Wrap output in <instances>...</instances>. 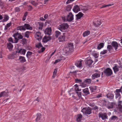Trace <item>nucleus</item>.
Segmentation results:
<instances>
[{"mask_svg": "<svg viewBox=\"0 0 122 122\" xmlns=\"http://www.w3.org/2000/svg\"><path fill=\"white\" fill-rule=\"evenodd\" d=\"M74 50L73 45L72 43H69L66 47L64 50L65 55L67 56L72 52Z\"/></svg>", "mask_w": 122, "mask_h": 122, "instance_id": "obj_1", "label": "nucleus"}, {"mask_svg": "<svg viewBox=\"0 0 122 122\" xmlns=\"http://www.w3.org/2000/svg\"><path fill=\"white\" fill-rule=\"evenodd\" d=\"M69 27L68 25L66 23H63L60 25L58 27V29L63 32L67 31Z\"/></svg>", "mask_w": 122, "mask_h": 122, "instance_id": "obj_2", "label": "nucleus"}, {"mask_svg": "<svg viewBox=\"0 0 122 122\" xmlns=\"http://www.w3.org/2000/svg\"><path fill=\"white\" fill-rule=\"evenodd\" d=\"M62 19L64 21L70 22L73 20V15L71 12H70L66 19L64 18H62Z\"/></svg>", "mask_w": 122, "mask_h": 122, "instance_id": "obj_3", "label": "nucleus"}, {"mask_svg": "<svg viewBox=\"0 0 122 122\" xmlns=\"http://www.w3.org/2000/svg\"><path fill=\"white\" fill-rule=\"evenodd\" d=\"M91 110L89 107L83 108L81 110V112L85 115H89L91 113Z\"/></svg>", "mask_w": 122, "mask_h": 122, "instance_id": "obj_4", "label": "nucleus"}, {"mask_svg": "<svg viewBox=\"0 0 122 122\" xmlns=\"http://www.w3.org/2000/svg\"><path fill=\"white\" fill-rule=\"evenodd\" d=\"M93 62V61L90 58H88L85 60V63L88 66L91 67V65Z\"/></svg>", "mask_w": 122, "mask_h": 122, "instance_id": "obj_5", "label": "nucleus"}, {"mask_svg": "<svg viewBox=\"0 0 122 122\" xmlns=\"http://www.w3.org/2000/svg\"><path fill=\"white\" fill-rule=\"evenodd\" d=\"M104 73H105L108 76L111 75L112 73V70L109 68H107L104 71Z\"/></svg>", "mask_w": 122, "mask_h": 122, "instance_id": "obj_6", "label": "nucleus"}, {"mask_svg": "<svg viewBox=\"0 0 122 122\" xmlns=\"http://www.w3.org/2000/svg\"><path fill=\"white\" fill-rule=\"evenodd\" d=\"M35 37L38 41H40L41 39V33L39 32H37L35 34Z\"/></svg>", "mask_w": 122, "mask_h": 122, "instance_id": "obj_7", "label": "nucleus"}, {"mask_svg": "<svg viewBox=\"0 0 122 122\" xmlns=\"http://www.w3.org/2000/svg\"><path fill=\"white\" fill-rule=\"evenodd\" d=\"M101 23V20L99 19H95L93 22V24L95 26H97L100 25Z\"/></svg>", "mask_w": 122, "mask_h": 122, "instance_id": "obj_8", "label": "nucleus"}, {"mask_svg": "<svg viewBox=\"0 0 122 122\" xmlns=\"http://www.w3.org/2000/svg\"><path fill=\"white\" fill-rule=\"evenodd\" d=\"M99 117L102 118V120L105 119L107 117V114L106 113H99Z\"/></svg>", "mask_w": 122, "mask_h": 122, "instance_id": "obj_9", "label": "nucleus"}, {"mask_svg": "<svg viewBox=\"0 0 122 122\" xmlns=\"http://www.w3.org/2000/svg\"><path fill=\"white\" fill-rule=\"evenodd\" d=\"M26 50L24 49H20L17 50L16 52L20 53L21 55H25Z\"/></svg>", "mask_w": 122, "mask_h": 122, "instance_id": "obj_10", "label": "nucleus"}, {"mask_svg": "<svg viewBox=\"0 0 122 122\" xmlns=\"http://www.w3.org/2000/svg\"><path fill=\"white\" fill-rule=\"evenodd\" d=\"M72 10L74 12L77 13L80 10V8L77 5L74 6Z\"/></svg>", "mask_w": 122, "mask_h": 122, "instance_id": "obj_11", "label": "nucleus"}, {"mask_svg": "<svg viewBox=\"0 0 122 122\" xmlns=\"http://www.w3.org/2000/svg\"><path fill=\"white\" fill-rule=\"evenodd\" d=\"M76 121L78 122H81L83 120L82 115L81 114H78L76 116Z\"/></svg>", "mask_w": 122, "mask_h": 122, "instance_id": "obj_12", "label": "nucleus"}, {"mask_svg": "<svg viewBox=\"0 0 122 122\" xmlns=\"http://www.w3.org/2000/svg\"><path fill=\"white\" fill-rule=\"evenodd\" d=\"M51 31V28L50 27L46 28L44 31V32L46 34L50 35Z\"/></svg>", "mask_w": 122, "mask_h": 122, "instance_id": "obj_13", "label": "nucleus"}, {"mask_svg": "<svg viewBox=\"0 0 122 122\" xmlns=\"http://www.w3.org/2000/svg\"><path fill=\"white\" fill-rule=\"evenodd\" d=\"M51 39L50 36H45L44 38L42 40V42L44 43L47 42L51 40Z\"/></svg>", "mask_w": 122, "mask_h": 122, "instance_id": "obj_14", "label": "nucleus"}, {"mask_svg": "<svg viewBox=\"0 0 122 122\" xmlns=\"http://www.w3.org/2000/svg\"><path fill=\"white\" fill-rule=\"evenodd\" d=\"M19 34H20L18 33H16L14 34L13 36L15 38V40H16V42H14L15 43H17L18 41V38L19 37Z\"/></svg>", "mask_w": 122, "mask_h": 122, "instance_id": "obj_15", "label": "nucleus"}, {"mask_svg": "<svg viewBox=\"0 0 122 122\" xmlns=\"http://www.w3.org/2000/svg\"><path fill=\"white\" fill-rule=\"evenodd\" d=\"M121 68V67H119L116 64H115L114 67H113L114 72L115 73L118 71H119V68Z\"/></svg>", "mask_w": 122, "mask_h": 122, "instance_id": "obj_16", "label": "nucleus"}, {"mask_svg": "<svg viewBox=\"0 0 122 122\" xmlns=\"http://www.w3.org/2000/svg\"><path fill=\"white\" fill-rule=\"evenodd\" d=\"M111 44L113 47H114L115 50H116L117 49L118 47V44L116 42L113 41L112 42Z\"/></svg>", "mask_w": 122, "mask_h": 122, "instance_id": "obj_17", "label": "nucleus"}, {"mask_svg": "<svg viewBox=\"0 0 122 122\" xmlns=\"http://www.w3.org/2000/svg\"><path fill=\"white\" fill-rule=\"evenodd\" d=\"M100 75V72H98L97 73H95L92 75V77L93 79H94L96 78L99 77Z\"/></svg>", "mask_w": 122, "mask_h": 122, "instance_id": "obj_18", "label": "nucleus"}, {"mask_svg": "<svg viewBox=\"0 0 122 122\" xmlns=\"http://www.w3.org/2000/svg\"><path fill=\"white\" fill-rule=\"evenodd\" d=\"M82 61L81 60L77 61L75 64L78 67L81 68L82 66Z\"/></svg>", "mask_w": 122, "mask_h": 122, "instance_id": "obj_19", "label": "nucleus"}, {"mask_svg": "<svg viewBox=\"0 0 122 122\" xmlns=\"http://www.w3.org/2000/svg\"><path fill=\"white\" fill-rule=\"evenodd\" d=\"M115 104L112 102L109 103L107 106V107L108 109H112L113 108Z\"/></svg>", "mask_w": 122, "mask_h": 122, "instance_id": "obj_20", "label": "nucleus"}, {"mask_svg": "<svg viewBox=\"0 0 122 122\" xmlns=\"http://www.w3.org/2000/svg\"><path fill=\"white\" fill-rule=\"evenodd\" d=\"M83 14L81 13H79L76 15V19L77 20L80 19L83 16Z\"/></svg>", "mask_w": 122, "mask_h": 122, "instance_id": "obj_21", "label": "nucleus"}, {"mask_svg": "<svg viewBox=\"0 0 122 122\" xmlns=\"http://www.w3.org/2000/svg\"><path fill=\"white\" fill-rule=\"evenodd\" d=\"M65 36H61L59 37L58 39L59 42H62L65 41Z\"/></svg>", "mask_w": 122, "mask_h": 122, "instance_id": "obj_22", "label": "nucleus"}, {"mask_svg": "<svg viewBox=\"0 0 122 122\" xmlns=\"http://www.w3.org/2000/svg\"><path fill=\"white\" fill-rule=\"evenodd\" d=\"M90 32L89 31H86L83 33V36L84 37L86 36L89 35L90 34Z\"/></svg>", "mask_w": 122, "mask_h": 122, "instance_id": "obj_23", "label": "nucleus"}, {"mask_svg": "<svg viewBox=\"0 0 122 122\" xmlns=\"http://www.w3.org/2000/svg\"><path fill=\"white\" fill-rule=\"evenodd\" d=\"M90 9V8L89 6H83L81 9L83 11H84L83 12H84L85 11H86L89 10Z\"/></svg>", "mask_w": 122, "mask_h": 122, "instance_id": "obj_24", "label": "nucleus"}, {"mask_svg": "<svg viewBox=\"0 0 122 122\" xmlns=\"http://www.w3.org/2000/svg\"><path fill=\"white\" fill-rule=\"evenodd\" d=\"M24 26L25 29L31 30L32 29V27L28 24H25Z\"/></svg>", "mask_w": 122, "mask_h": 122, "instance_id": "obj_25", "label": "nucleus"}, {"mask_svg": "<svg viewBox=\"0 0 122 122\" xmlns=\"http://www.w3.org/2000/svg\"><path fill=\"white\" fill-rule=\"evenodd\" d=\"M83 92L86 95H88L90 93L88 89L87 88L83 90Z\"/></svg>", "mask_w": 122, "mask_h": 122, "instance_id": "obj_26", "label": "nucleus"}, {"mask_svg": "<svg viewBox=\"0 0 122 122\" xmlns=\"http://www.w3.org/2000/svg\"><path fill=\"white\" fill-rule=\"evenodd\" d=\"M19 60L21 62H25L26 60L25 58L23 56H20L19 57Z\"/></svg>", "mask_w": 122, "mask_h": 122, "instance_id": "obj_27", "label": "nucleus"}, {"mask_svg": "<svg viewBox=\"0 0 122 122\" xmlns=\"http://www.w3.org/2000/svg\"><path fill=\"white\" fill-rule=\"evenodd\" d=\"M89 88L90 90L92 92L94 91L97 89V87L95 86H91Z\"/></svg>", "mask_w": 122, "mask_h": 122, "instance_id": "obj_28", "label": "nucleus"}, {"mask_svg": "<svg viewBox=\"0 0 122 122\" xmlns=\"http://www.w3.org/2000/svg\"><path fill=\"white\" fill-rule=\"evenodd\" d=\"M7 95V92L5 91L1 92L0 93V98L4 96Z\"/></svg>", "mask_w": 122, "mask_h": 122, "instance_id": "obj_29", "label": "nucleus"}, {"mask_svg": "<svg viewBox=\"0 0 122 122\" xmlns=\"http://www.w3.org/2000/svg\"><path fill=\"white\" fill-rule=\"evenodd\" d=\"M74 86L75 87V90L76 92L80 91L81 90V89L79 88L78 85H75Z\"/></svg>", "mask_w": 122, "mask_h": 122, "instance_id": "obj_30", "label": "nucleus"}, {"mask_svg": "<svg viewBox=\"0 0 122 122\" xmlns=\"http://www.w3.org/2000/svg\"><path fill=\"white\" fill-rule=\"evenodd\" d=\"M13 47V46L10 43H9L7 44V47L10 51L12 50Z\"/></svg>", "mask_w": 122, "mask_h": 122, "instance_id": "obj_31", "label": "nucleus"}, {"mask_svg": "<svg viewBox=\"0 0 122 122\" xmlns=\"http://www.w3.org/2000/svg\"><path fill=\"white\" fill-rule=\"evenodd\" d=\"M107 48L109 51H111L113 50V48L112 46L108 45L107 46Z\"/></svg>", "mask_w": 122, "mask_h": 122, "instance_id": "obj_32", "label": "nucleus"}, {"mask_svg": "<svg viewBox=\"0 0 122 122\" xmlns=\"http://www.w3.org/2000/svg\"><path fill=\"white\" fill-rule=\"evenodd\" d=\"M17 29L18 30H25V28L24 27V26H20L17 27Z\"/></svg>", "mask_w": 122, "mask_h": 122, "instance_id": "obj_33", "label": "nucleus"}, {"mask_svg": "<svg viewBox=\"0 0 122 122\" xmlns=\"http://www.w3.org/2000/svg\"><path fill=\"white\" fill-rule=\"evenodd\" d=\"M38 23L39 25V29L40 30H41L43 25L44 23L42 22H39Z\"/></svg>", "mask_w": 122, "mask_h": 122, "instance_id": "obj_34", "label": "nucleus"}, {"mask_svg": "<svg viewBox=\"0 0 122 122\" xmlns=\"http://www.w3.org/2000/svg\"><path fill=\"white\" fill-rule=\"evenodd\" d=\"M104 44L103 43H100L97 47V48L98 49L100 50L104 46Z\"/></svg>", "mask_w": 122, "mask_h": 122, "instance_id": "obj_35", "label": "nucleus"}, {"mask_svg": "<svg viewBox=\"0 0 122 122\" xmlns=\"http://www.w3.org/2000/svg\"><path fill=\"white\" fill-rule=\"evenodd\" d=\"M80 86L82 88L85 87L87 86V85L84 81L83 82L81 83L80 84Z\"/></svg>", "mask_w": 122, "mask_h": 122, "instance_id": "obj_36", "label": "nucleus"}, {"mask_svg": "<svg viewBox=\"0 0 122 122\" xmlns=\"http://www.w3.org/2000/svg\"><path fill=\"white\" fill-rule=\"evenodd\" d=\"M117 117L115 116H113L110 119V120L112 121H115L117 119Z\"/></svg>", "mask_w": 122, "mask_h": 122, "instance_id": "obj_37", "label": "nucleus"}, {"mask_svg": "<svg viewBox=\"0 0 122 122\" xmlns=\"http://www.w3.org/2000/svg\"><path fill=\"white\" fill-rule=\"evenodd\" d=\"M86 85L90 84L91 83V80L90 79H87L86 80L84 81Z\"/></svg>", "mask_w": 122, "mask_h": 122, "instance_id": "obj_38", "label": "nucleus"}, {"mask_svg": "<svg viewBox=\"0 0 122 122\" xmlns=\"http://www.w3.org/2000/svg\"><path fill=\"white\" fill-rule=\"evenodd\" d=\"M57 71V70L56 69H55L54 70L53 72V74L52 76V77L54 78L56 75V74Z\"/></svg>", "mask_w": 122, "mask_h": 122, "instance_id": "obj_39", "label": "nucleus"}, {"mask_svg": "<svg viewBox=\"0 0 122 122\" xmlns=\"http://www.w3.org/2000/svg\"><path fill=\"white\" fill-rule=\"evenodd\" d=\"M107 98L111 99L113 98L114 95L113 94H108L107 95Z\"/></svg>", "mask_w": 122, "mask_h": 122, "instance_id": "obj_40", "label": "nucleus"}, {"mask_svg": "<svg viewBox=\"0 0 122 122\" xmlns=\"http://www.w3.org/2000/svg\"><path fill=\"white\" fill-rule=\"evenodd\" d=\"M41 117V115L40 113L37 114V117L36 119V121H38L40 119Z\"/></svg>", "mask_w": 122, "mask_h": 122, "instance_id": "obj_41", "label": "nucleus"}, {"mask_svg": "<svg viewBox=\"0 0 122 122\" xmlns=\"http://www.w3.org/2000/svg\"><path fill=\"white\" fill-rule=\"evenodd\" d=\"M62 58V59H58L56 60L55 61V62L54 63V64H55L57 63L58 62L60 61H61L62 59H65V57H63V58Z\"/></svg>", "mask_w": 122, "mask_h": 122, "instance_id": "obj_42", "label": "nucleus"}, {"mask_svg": "<svg viewBox=\"0 0 122 122\" xmlns=\"http://www.w3.org/2000/svg\"><path fill=\"white\" fill-rule=\"evenodd\" d=\"M9 17L5 15V16L4 17V19L3 20V21H7L9 19Z\"/></svg>", "mask_w": 122, "mask_h": 122, "instance_id": "obj_43", "label": "nucleus"}, {"mask_svg": "<svg viewBox=\"0 0 122 122\" xmlns=\"http://www.w3.org/2000/svg\"><path fill=\"white\" fill-rule=\"evenodd\" d=\"M61 34V33L58 31H56V36L57 37Z\"/></svg>", "mask_w": 122, "mask_h": 122, "instance_id": "obj_44", "label": "nucleus"}, {"mask_svg": "<svg viewBox=\"0 0 122 122\" xmlns=\"http://www.w3.org/2000/svg\"><path fill=\"white\" fill-rule=\"evenodd\" d=\"M71 9V7L70 5H68L66 7V10L67 11H69Z\"/></svg>", "mask_w": 122, "mask_h": 122, "instance_id": "obj_45", "label": "nucleus"}, {"mask_svg": "<svg viewBox=\"0 0 122 122\" xmlns=\"http://www.w3.org/2000/svg\"><path fill=\"white\" fill-rule=\"evenodd\" d=\"M8 58L9 59H13L15 58V57L13 54L10 55L8 56Z\"/></svg>", "mask_w": 122, "mask_h": 122, "instance_id": "obj_46", "label": "nucleus"}, {"mask_svg": "<svg viewBox=\"0 0 122 122\" xmlns=\"http://www.w3.org/2000/svg\"><path fill=\"white\" fill-rule=\"evenodd\" d=\"M73 88H71L70 91L68 92V93L70 95H71V94L73 93Z\"/></svg>", "mask_w": 122, "mask_h": 122, "instance_id": "obj_47", "label": "nucleus"}, {"mask_svg": "<svg viewBox=\"0 0 122 122\" xmlns=\"http://www.w3.org/2000/svg\"><path fill=\"white\" fill-rule=\"evenodd\" d=\"M76 93L77 94L78 97L79 98H81V92H76Z\"/></svg>", "mask_w": 122, "mask_h": 122, "instance_id": "obj_48", "label": "nucleus"}, {"mask_svg": "<svg viewBox=\"0 0 122 122\" xmlns=\"http://www.w3.org/2000/svg\"><path fill=\"white\" fill-rule=\"evenodd\" d=\"M107 50H103L101 52L100 54L101 55L107 53Z\"/></svg>", "mask_w": 122, "mask_h": 122, "instance_id": "obj_49", "label": "nucleus"}, {"mask_svg": "<svg viewBox=\"0 0 122 122\" xmlns=\"http://www.w3.org/2000/svg\"><path fill=\"white\" fill-rule=\"evenodd\" d=\"M36 46L37 47L40 48L42 47V46L41 43H39L36 45Z\"/></svg>", "mask_w": 122, "mask_h": 122, "instance_id": "obj_50", "label": "nucleus"}, {"mask_svg": "<svg viewBox=\"0 0 122 122\" xmlns=\"http://www.w3.org/2000/svg\"><path fill=\"white\" fill-rule=\"evenodd\" d=\"M32 54V52H30L29 51H28L27 53V54H26V56L27 57H28V56H30V55H31Z\"/></svg>", "mask_w": 122, "mask_h": 122, "instance_id": "obj_51", "label": "nucleus"}, {"mask_svg": "<svg viewBox=\"0 0 122 122\" xmlns=\"http://www.w3.org/2000/svg\"><path fill=\"white\" fill-rule=\"evenodd\" d=\"M9 41L10 42H11L12 43H14V42H16V40H15V41H13V39H12V38H10L9 39Z\"/></svg>", "mask_w": 122, "mask_h": 122, "instance_id": "obj_52", "label": "nucleus"}, {"mask_svg": "<svg viewBox=\"0 0 122 122\" xmlns=\"http://www.w3.org/2000/svg\"><path fill=\"white\" fill-rule=\"evenodd\" d=\"M11 25V24L10 23H9L7 24L6 26H5V29H7Z\"/></svg>", "mask_w": 122, "mask_h": 122, "instance_id": "obj_53", "label": "nucleus"}, {"mask_svg": "<svg viewBox=\"0 0 122 122\" xmlns=\"http://www.w3.org/2000/svg\"><path fill=\"white\" fill-rule=\"evenodd\" d=\"M93 56L96 58H97L99 56V54L97 53H94L93 54Z\"/></svg>", "mask_w": 122, "mask_h": 122, "instance_id": "obj_54", "label": "nucleus"}, {"mask_svg": "<svg viewBox=\"0 0 122 122\" xmlns=\"http://www.w3.org/2000/svg\"><path fill=\"white\" fill-rule=\"evenodd\" d=\"M121 96L120 94L118 93H116V98H117L119 97H120Z\"/></svg>", "mask_w": 122, "mask_h": 122, "instance_id": "obj_55", "label": "nucleus"}, {"mask_svg": "<svg viewBox=\"0 0 122 122\" xmlns=\"http://www.w3.org/2000/svg\"><path fill=\"white\" fill-rule=\"evenodd\" d=\"M29 32L27 31L25 33V36L27 37H29Z\"/></svg>", "mask_w": 122, "mask_h": 122, "instance_id": "obj_56", "label": "nucleus"}, {"mask_svg": "<svg viewBox=\"0 0 122 122\" xmlns=\"http://www.w3.org/2000/svg\"><path fill=\"white\" fill-rule=\"evenodd\" d=\"M74 0H68L66 2L67 4H69L71 2L73 1Z\"/></svg>", "mask_w": 122, "mask_h": 122, "instance_id": "obj_57", "label": "nucleus"}, {"mask_svg": "<svg viewBox=\"0 0 122 122\" xmlns=\"http://www.w3.org/2000/svg\"><path fill=\"white\" fill-rule=\"evenodd\" d=\"M31 4L34 5H36L37 4L34 1H32L31 2Z\"/></svg>", "mask_w": 122, "mask_h": 122, "instance_id": "obj_58", "label": "nucleus"}, {"mask_svg": "<svg viewBox=\"0 0 122 122\" xmlns=\"http://www.w3.org/2000/svg\"><path fill=\"white\" fill-rule=\"evenodd\" d=\"M122 91L121 90V88L120 89H116V92H117V93H118L119 92H121V91Z\"/></svg>", "mask_w": 122, "mask_h": 122, "instance_id": "obj_59", "label": "nucleus"}, {"mask_svg": "<svg viewBox=\"0 0 122 122\" xmlns=\"http://www.w3.org/2000/svg\"><path fill=\"white\" fill-rule=\"evenodd\" d=\"M48 15L47 14L45 15L44 16V19H45V20L48 17Z\"/></svg>", "mask_w": 122, "mask_h": 122, "instance_id": "obj_60", "label": "nucleus"}, {"mask_svg": "<svg viewBox=\"0 0 122 122\" xmlns=\"http://www.w3.org/2000/svg\"><path fill=\"white\" fill-rule=\"evenodd\" d=\"M23 38L22 36L20 34L18 38L19 39H22Z\"/></svg>", "mask_w": 122, "mask_h": 122, "instance_id": "obj_61", "label": "nucleus"}, {"mask_svg": "<svg viewBox=\"0 0 122 122\" xmlns=\"http://www.w3.org/2000/svg\"><path fill=\"white\" fill-rule=\"evenodd\" d=\"M76 83H79L81 82V81L80 80L76 79Z\"/></svg>", "mask_w": 122, "mask_h": 122, "instance_id": "obj_62", "label": "nucleus"}, {"mask_svg": "<svg viewBox=\"0 0 122 122\" xmlns=\"http://www.w3.org/2000/svg\"><path fill=\"white\" fill-rule=\"evenodd\" d=\"M15 10L17 11H19L20 10V9L19 8L16 7L15 9Z\"/></svg>", "mask_w": 122, "mask_h": 122, "instance_id": "obj_63", "label": "nucleus"}, {"mask_svg": "<svg viewBox=\"0 0 122 122\" xmlns=\"http://www.w3.org/2000/svg\"><path fill=\"white\" fill-rule=\"evenodd\" d=\"M39 100H40V98L38 97L36 99L35 101H37V102H38L39 101Z\"/></svg>", "mask_w": 122, "mask_h": 122, "instance_id": "obj_64", "label": "nucleus"}]
</instances>
